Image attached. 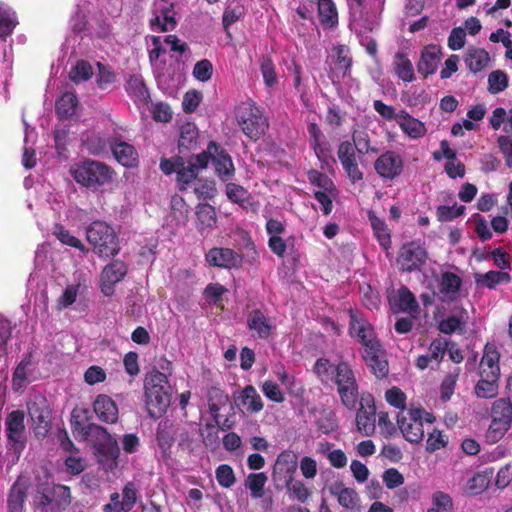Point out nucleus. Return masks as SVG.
<instances>
[{
  "mask_svg": "<svg viewBox=\"0 0 512 512\" xmlns=\"http://www.w3.org/2000/svg\"><path fill=\"white\" fill-rule=\"evenodd\" d=\"M313 372L321 383L327 384L335 375V366L327 358H318L313 366Z\"/></svg>",
  "mask_w": 512,
  "mask_h": 512,
  "instance_id": "4d7b16f0",
  "label": "nucleus"
},
{
  "mask_svg": "<svg viewBox=\"0 0 512 512\" xmlns=\"http://www.w3.org/2000/svg\"><path fill=\"white\" fill-rule=\"evenodd\" d=\"M144 387L147 412L152 418H158L170 404L168 378L160 371H153L146 377Z\"/></svg>",
  "mask_w": 512,
  "mask_h": 512,
  "instance_id": "f03ea898",
  "label": "nucleus"
},
{
  "mask_svg": "<svg viewBox=\"0 0 512 512\" xmlns=\"http://www.w3.org/2000/svg\"><path fill=\"white\" fill-rule=\"evenodd\" d=\"M110 148L115 159L124 167L132 168L138 165V152L132 144L114 138L110 142Z\"/></svg>",
  "mask_w": 512,
  "mask_h": 512,
  "instance_id": "5701e85b",
  "label": "nucleus"
},
{
  "mask_svg": "<svg viewBox=\"0 0 512 512\" xmlns=\"http://www.w3.org/2000/svg\"><path fill=\"white\" fill-rule=\"evenodd\" d=\"M362 359L370 372L377 379H385L389 374V362L386 350L381 342H374L366 345L362 351Z\"/></svg>",
  "mask_w": 512,
  "mask_h": 512,
  "instance_id": "f8f14e48",
  "label": "nucleus"
},
{
  "mask_svg": "<svg viewBox=\"0 0 512 512\" xmlns=\"http://www.w3.org/2000/svg\"><path fill=\"white\" fill-rule=\"evenodd\" d=\"M247 327L257 338L268 339L276 328L270 318L260 309H254L247 316Z\"/></svg>",
  "mask_w": 512,
  "mask_h": 512,
  "instance_id": "4be33fe9",
  "label": "nucleus"
},
{
  "mask_svg": "<svg viewBox=\"0 0 512 512\" xmlns=\"http://www.w3.org/2000/svg\"><path fill=\"white\" fill-rule=\"evenodd\" d=\"M78 106V98L73 92H65L55 105L56 114L61 119H67L73 116Z\"/></svg>",
  "mask_w": 512,
  "mask_h": 512,
  "instance_id": "79ce46f5",
  "label": "nucleus"
},
{
  "mask_svg": "<svg viewBox=\"0 0 512 512\" xmlns=\"http://www.w3.org/2000/svg\"><path fill=\"white\" fill-rule=\"evenodd\" d=\"M297 455L291 450L281 452L275 461L272 477L275 482L289 483L297 470Z\"/></svg>",
  "mask_w": 512,
  "mask_h": 512,
  "instance_id": "6ab92c4d",
  "label": "nucleus"
},
{
  "mask_svg": "<svg viewBox=\"0 0 512 512\" xmlns=\"http://www.w3.org/2000/svg\"><path fill=\"white\" fill-rule=\"evenodd\" d=\"M374 168L382 178L394 179L402 172L403 161L397 153L387 151L376 159Z\"/></svg>",
  "mask_w": 512,
  "mask_h": 512,
  "instance_id": "412c9836",
  "label": "nucleus"
},
{
  "mask_svg": "<svg viewBox=\"0 0 512 512\" xmlns=\"http://www.w3.org/2000/svg\"><path fill=\"white\" fill-rule=\"evenodd\" d=\"M464 62L471 72L477 73L488 67L490 55L483 48L469 47Z\"/></svg>",
  "mask_w": 512,
  "mask_h": 512,
  "instance_id": "473e14b6",
  "label": "nucleus"
},
{
  "mask_svg": "<svg viewBox=\"0 0 512 512\" xmlns=\"http://www.w3.org/2000/svg\"><path fill=\"white\" fill-rule=\"evenodd\" d=\"M242 132L251 140L257 141L269 127L264 112L252 102L242 103L236 113Z\"/></svg>",
  "mask_w": 512,
  "mask_h": 512,
  "instance_id": "423d86ee",
  "label": "nucleus"
},
{
  "mask_svg": "<svg viewBox=\"0 0 512 512\" xmlns=\"http://www.w3.org/2000/svg\"><path fill=\"white\" fill-rule=\"evenodd\" d=\"M26 497V489L18 483H14L7 498L8 511L22 512Z\"/></svg>",
  "mask_w": 512,
  "mask_h": 512,
  "instance_id": "8fccbe9b",
  "label": "nucleus"
},
{
  "mask_svg": "<svg viewBox=\"0 0 512 512\" xmlns=\"http://www.w3.org/2000/svg\"><path fill=\"white\" fill-rule=\"evenodd\" d=\"M194 193L198 199H212L216 195L215 182L207 179H198L194 184Z\"/></svg>",
  "mask_w": 512,
  "mask_h": 512,
  "instance_id": "774afa93",
  "label": "nucleus"
},
{
  "mask_svg": "<svg viewBox=\"0 0 512 512\" xmlns=\"http://www.w3.org/2000/svg\"><path fill=\"white\" fill-rule=\"evenodd\" d=\"M72 502L70 488L66 485L54 484L39 492L35 503L39 508H48L50 512H63Z\"/></svg>",
  "mask_w": 512,
  "mask_h": 512,
  "instance_id": "1a4fd4ad",
  "label": "nucleus"
},
{
  "mask_svg": "<svg viewBox=\"0 0 512 512\" xmlns=\"http://www.w3.org/2000/svg\"><path fill=\"white\" fill-rule=\"evenodd\" d=\"M427 512H453L452 498L442 491H436L432 495V507Z\"/></svg>",
  "mask_w": 512,
  "mask_h": 512,
  "instance_id": "052dcab7",
  "label": "nucleus"
},
{
  "mask_svg": "<svg viewBox=\"0 0 512 512\" xmlns=\"http://www.w3.org/2000/svg\"><path fill=\"white\" fill-rule=\"evenodd\" d=\"M137 502V489L133 482H128L122 489V500L118 511L130 512Z\"/></svg>",
  "mask_w": 512,
  "mask_h": 512,
  "instance_id": "0e129e2a",
  "label": "nucleus"
},
{
  "mask_svg": "<svg viewBox=\"0 0 512 512\" xmlns=\"http://www.w3.org/2000/svg\"><path fill=\"white\" fill-rule=\"evenodd\" d=\"M31 365V357L26 355L16 366L12 376V389L15 392L20 391L27 380V369Z\"/></svg>",
  "mask_w": 512,
  "mask_h": 512,
  "instance_id": "603ef678",
  "label": "nucleus"
},
{
  "mask_svg": "<svg viewBox=\"0 0 512 512\" xmlns=\"http://www.w3.org/2000/svg\"><path fill=\"white\" fill-rule=\"evenodd\" d=\"M226 195L230 201L237 203L241 206L249 204L251 198L250 193L248 192L247 189L235 183H228L226 185Z\"/></svg>",
  "mask_w": 512,
  "mask_h": 512,
  "instance_id": "bf43d9fd",
  "label": "nucleus"
},
{
  "mask_svg": "<svg viewBox=\"0 0 512 512\" xmlns=\"http://www.w3.org/2000/svg\"><path fill=\"white\" fill-rule=\"evenodd\" d=\"M461 278L451 272H446L442 275L440 291L445 300H455L457 293L461 287Z\"/></svg>",
  "mask_w": 512,
  "mask_h": 512,
  "instance_id": "c03bdc74",
  "label": "nucleus"
},
{
  "mask_svg": "<svg viewBox=\"0 0 512 512\" xmlns=\"http://www.w3.org/2000/svg\"><path fill=\"white\" fill-rule=\"evenodd\" d=\"M205 261L210 267L232 270L241 267L243 256L231 248L213 247L205 253Z\"/></svg>",
  "mask_w": 512,
  "mask_h": 512,
  "instance_id": "4468645a",
  "label": "nucleus"
},
{
  "mask_svg": "<svg viewBox=\"0 0 512 512\" xmlns=\"http://www.w3.org/2000/svg\"><path fill=\"white\" fill-rule=\"evenodd\" d=\"M394 74L404 82H411L414 79V67L408 56L400 51L393 57L392 62Z\"/></svg>",
  "mask_w": 512,
  "mask_h": 512,
  "instance_id": "c9c22d12",
  "label": "nucleus"
},
{
  "mask_svg": "<svg viewBox=\"0 0 512 512\" xmlns=\"http://www.w3.org/2000/svg\"><path fill=\"white\" fill-rule=\"evenodd\" d=\"M349 317V333L351 336H355L359 339L363 349H365L368 344L380 342L375 336L373 327L367 320L359 317L357 311L350 309Z\"/></svg>",
  "mask_w": 512,
  "mask_h": 512,
  "instance_id": "aec40b11",
  "label": "nucleus"
},
{
  "mask_svg": "<svg viewBox=\"0 0 512 512\" xmlns=\"http://www.w3.org/2000/svg\"><path fill=\"white\" fill-rule=\"evenodd\" d=\"M332 381L337 386L342 405L349 410H354L359 400V386L351 365L346 361H340L335 365Z\"/></svg>",
  "mask_w": 512,
  "mask_h": 512,
  "instance_id": "39448f33",
  "label": "nucleus"
},
{
  "mask_svg": "<svg viewBox=\"0 0 512 512\" xmlns=\"http://www.w3.org/2000/svg\"><path fill=\"white\" fill-rule=\"evenodd\" d=\"M387 300L391 311L395 314L401 312H416V298L412 291L402 285L398 289L387 290ZM415 317L414 315H412Z\"/></svg>",
  "mask_w": 512,
  "mask_h": 512,
  "instance_id": "dca6fc26",
  "label": "nucleus"
},
{
  "mask_svg": "<svg viewBox=\"0 0 512 512\" xmlns=\"http://www.w3.org/2000/svg\"><path fill=\"white\" fill-rule=\"evenodd\" d=\"M199 133L195 124L186 123L180 127L178 154L186 157L198 148Z\"/></svg>",
  "mask_w": 512,
  "mask_h": 512,
  "instance_id": "393cba45",
  "label": "nucleus"
},
{
  "mask_svg": "<svg viewBox=\"0 0 512 512\" xmlns=\"http://www.w3.org/2000/svg\"><path fill=\"white\" fill-rule=\"evenodd\" d=\"M178 431V427L172 421L165 419L159 422L156 432V439L159 448L164 452H168L174 441Z\"/></svg>",
  "mask_w": 512,
  "mask_h": 512,
  "instance_id": "7c9ffc66",
  "label": "nucleus"
},
{
  "mask_svg": "<svg viewBox=\"0 0 512 512\" xmlns=\"http://www.w3.org/2000/svg\"><path fill=\"white\" fill-rule=\"evenodd\" d=\"M468 320V313L465 309H459L442 319L438 328L444 334H452L455 332L464 333Z\"/></svg>",
  "mask_w": 512,
  "mask_h": 512,
  "instance_id": "c85d7f7f",
  "label": "nucleus"
},
{
  "mask_svg": "<svg viewBox=\"0 0 512 512\" xmlns=\"http://www.w3.org/2000/svg\"><path fill=\"white\" fill-rule=\"evenodd\" d=\"M71 426L74 431L80 432L85 439H90L93 442L100 462H110V468L117 465L120 449L116 439L106 428L94 423L82 425L78 420L73 419Z\"/></svg>",
  "mask_w": 512,
  "mask_h": 512,
  "instance_id": "f257e3e1",
  "label": "nucleus"
},
{
  "mask_svg": "<svg viewBox=\"0 0 512 512\" xmlns=\"http://www.w3.org/2000/svg\"><path fill=\"white\" fill-rule=\"evenodd\" d=\"M18 24L15 13L0 3V38L6 39Z\"/></svg>",
  "mask_w": 512,
  "mask_h": 512,
  "instance_id": "3c124183",
  "label": "nucleus"
},
{
  "mask_svg": "<svg viewBox=\"0 0 512 512\" xmlns=\"http://www.w3.org/2000/svg\"><path fill=\"white\" fill-rule=\"evenodd\" d=\"M24 419L25 413L22 410H13L5 419L7 447L18 456L25 449L27 442Z\"/></svg>",
  "mask_w": 512,
  "mask_h": 512,
  "instance_id": "9d476101",
  "label": "nucleus"
},
{
  "mask_svg": "<svg viewBox=\"0 0 512 512\" xmlns=\"http://www.w3.org/2000/svg\"><path fill=\"white\" fill-rule=\"evenodd\" d=\"M198 180V172L196 169L191 167L189 164H185L180 167L176 174V181L178 189L184 192L188 189V186Z\"/></svg>",
  "mask_w": 512,
  "mask_h": 512,
  "instance_id": "6e6d98bb",
  "label": "nucleus"
},
{
  "mask_svg": "<svg viewBox=\"0 0 512 512\" xmlns=\"http://www.w3.org/2000/svg\"><path fill=\"white\" fill-rule=\"evenodd\" d=\"M460 374L459 368H454L443 379L440 387L441 399L448 401L454 393V389Z\"/></svg>",
  "mask_w": 512,
  "mask_h": 512,
  "instance_id": "69168bd1",
  "label": "nucleus"
},
{
  "mask_svg": "<svg viewBox=\"0 0 512 512\" xmlns=\"http://www.w3.org/2000/svg\"><path fill=\"white\" fill-rule=\"evenodd\" d=\"M126 90L129 95L133 96L136 100L147 103L150 99L148 88L138 75H131L127 82Z\"/></svg>",
  "mask_w": 512,
  "mask_h": 512,
  "instance_id": "49530a36",
  "label": "nucleus"
},
{
  "mask_svg": "<svg viewBox=\"0 0 512 512\" xmlns=\"http://www.w3.org/2000/svg\"><path fill=\"white\" fill-rule=\"evenodd\" d=\"M217 149L218 144L214 141H210L206 150L198 154H195V152L189 154V156L186 157V164H189L199 172L200 169H205L209 162L212 161L213 152H217Z\"/></svg>",
  "mask_w": 512,
  "mask_h": 512,
  "instance_id": "a19ab883",
  "label": "nucleus"
},
{
  "mask_svg": "<svg viewBox=\"0 0 512 512\" xmlns=\"http://www.w3.org/2000/svg\"><path fill=\"white\" fill-rule=\"evenodd\" d=\"M53 235L63 244L78 249L83 254L88 253V249L80 239L75 237L63 225L56 224L53 229Z\"/></svg>",
  "mask_w": 512,
  "mask_h": 512,
  "instance_id": "de8ad7c7",
  "label": "nucleus"
},
{
  "mask_svg": "<svg viewBox=\"0 0 512 512\" xmlns=\"http://www.w3.org/2000/svg\"><path fill=\"white\" fill-rule=\"evenodd\" d=\"M368 219L380 245L387 249L391 245V236L386 223L383 219L379 218L374 211L368 212Z\"/></svg>",
  "mask_w": 512,
  "mask_h": 512,
  "instance_id": "37998d69",
  "label": "nucleus"
},
{
  "mask_svg": "<svg viewBox=\"0 0 512 512\" xmlns=\"http://www.w3.org/2000/svg\"><path fill=\"white\" fill-rule=\"evenodd\" d=\"M441 48L437 45L426 46L421 53V60L418 63V71L428 75L433 74L440 62Z\"/></svg>",
  "mask_w": 512,
  "mask_h": 512,
  "instance_id": "2f4dec72",
  "label": "nucleus"
},
{
  "mask_svg": "<svg viewBox=\"0 0 512 512\" xmlns=\"http://www.w3.org/2000/svg\"><path fill=\"white\" fill-rule=\"evenodd\" d=\"M196 218V227L200 233L216 227V211L215 208L208 203H200L196 206Z\"/></svg>",
  "mask_w": 512,
  "mask_h": 512,
  "instance_id": "72a5a7b5",
  "label": "nucleus"
},
{
  "mask_svg": "<svg viewBox=\"0 0 512 512\" xmlns=\"http://www.w3.org/2000/svg\"><path fill=\"white\" fill-rule=\"evenodd\" d=\"M93 410L98 419L105 423H116L118 420V407L114 400L105 394H99L93 402Z\"/></svg>",
  "mask_w": 512,
  "mask_h": 512,
  "instance_id": "a878e982",
  "label": "nucleus"
},
{
  "mask_svg": "<svg viewBox=\"0 0 512 512\" xmlns=\"http://www.w3.org/2000/svg\"><path fill=\"white\" fill-rule=\"evenodd\" d=\"M92 75V65L86 60H78L69 72V78L75 84L89 80Z\"/></svg>",
  "mask_w": 512,
  "mask_h": 512,
  "instance_id": "5fc2aeb1",
  "label": "nucleus"
},
{
  "mask_svg": "<svg viewBox=\"0 0 512 512\" xmlns=\"http://www.w3.org/2000/svg\"><path fill=\"white\" fill-rule=\"evenodd\" d=\"M488 484L489 480L486 475L476 473L463 481L461 489L465 495H478L488 487Z\"/></svg>",
  "mask_w": 512,
  "mask_h": 512,
  "instance_id": "09e8293b",
  "label": "nucleus"
},
{
  "mask_svg": "<svg viewBox=\"0 0 512 512\" xmlns=\"http://www.w3.org/2000/svg\"><path fill=\"white\" fill-rule=\"evenodd\" d=\"M175 11L173 4L164 3L154 11V17L150 20L153 31L166 32L176 27Z\"/></svg>",
  "mask_w": 512,
  "mask_h": 512,
  "instance_id": "b1692460",
  "label": "nucleus"
},
{
  "mask_svg": "<svg viewBox=\"0 0 512 512\" xmlns=\"http://www.w3.org/2000/svg\"><path fill=\"white\" fill-rule=\"evenodd\" d=\"M265 473H251L246 479V487L251 491V495L255 498L261 497L264 486L267 482Z\"/></svg>",
  "mask_w": 512,
  "mask_h": 512,
  "instance_id": "338daca9",
  "label": "nucleus"
},
{
  "mask_svg": "<svg viewBox=\"0 0 512 512\" xmlns=\"http://www.w3.org/2000/svg\"><path fill=\"white\" fill-rule=\"evenodd\" d=\"M127 265L120 260H115L107 264L100 276L101 292L105 296H112L115 292L114 286L119 283L127 274Z\"/></svg>",
  "mask_w": 512,
  "mask_h": 512,
  "instance_id": "f3484780",
  "label": "nucleus"
},
{
  "mask_svg": "<svg viewBox=\"0 0 512 512\" xmlns=\"http://www.w3.org/2000/svg\"><path fill=\"white\" fill-rule=\"evenodd\" d=\"M28 415L37 437H45L50 429L51 411L45 397L34 396L27 402Z\"/></svg>",
  "mask_w": 512,
  "mask_h": 512,
  "instance_id": "9b49d317",
  "label": "nucleus"
},
{
  "mask_svg": "<svg viewBox=\"0 0 512 512\" xmlns=\"http://www.w3.org/2000/svg\"><path fill=\"white\" fill-rule=\"evenodd\" d=\"M240 404L251 413H257L263 409V401L257 390L252 385L243 388L239 396Z\"/></svg>",
  "mask_w": 512,
  "mask_h": 512,
  "instance_id": "ea45409f",
  "label": "nucleus"
},
{
  "mask_svg": "<svg viewBox=\"0 0 512 512\" xmlns=\"http://www.w3.org/2000/svg\"><path fill=\"white\" fill-rule=\"evenodd\" d=\"M212 164L215 174L223 181H230L235 174V168L229 153L218 144L217 152H213Z\"/></svg>",
  "mask_w": 512,
  "mask_h": 512,
  "instance_id": "bb28decb",
  "label": "nucleus"
},
{
  "mask_svg": "<svg viewBox=\"0 0 512 512\" xmlns=\"http://www.w3.org/2000/svg\"><path fill=\"white\" fill-rule=\"evenodd\" d=\"M332 66L330 68V78L333 82L340 81L350 74L352 66V56L348 46L337 45L332 49Z\"/></svg>",
  "mask_w": 512,
  "mask_h": 512,
  "instance_id": "a211bd4d",
  "label": "nucleus"
},
{
  "mask_svg": "<svg viewBox=\"0 0 512 512\" xmlns=\"http://www.w3.org/2000/svg\"><path fill=\"white\" fill-rule=\"evenodd\" d=\"M316 427L324 434L334 432L338 428V421L335 413L332 411H322L316 419Z\"/></svg>",
  "mask_w": 512,
  "mask_h": 512,
  "instance_id": "680f3d73",
  "label": "nucleus"
},
{
  "mask_svg": "<svg viewBox=\"0 0 512 512\" xmlns=\"http://www.w3.org/2000/svg\"><path fill=\"white\" fill-rule=\"evenodd\" d=\"M510 281V275L502 271H489L487 273L475 274V282L477 285L493 289L496 285L507 283Z\"/></svg>",
  "mask_w": 512,
  "mask_h": 512,
  "instance_id": "a18cd8bd",
  "label": "nucleus"
},
{
  "mask_svg": "<svg viewBox=\"0 0 512 512\" xmlns=\"http://www.w3.org/2000/svg\"><path fill=\"white\" fill-rule=\"evenodd\" d=\"M396 263L401 271L411 272L416 269V244L414 242L404 244L400 248Z\"/></svg>",
  "mask_w": 512,
  "mask_h": 512,
  "instance_id": "58836bf2",
  "label": "nucleus"
},
{
  "mask_svg": "<svg viewBox=\"0 0 512 512\" xmlns=\"http://www.w3.org/2000/svg\"><path fill=\"white\" fill-rule=\"evenodd\" d=\"M259 63L265 85L273 87L277 83V73L272 58L264 55L260 58Z\"/></svg>",
  "mask_w": 512,
  "mask_h": 512,
  "instance_id": "13d9d810",
  "label": "nucleus"
},
{
  "mask_svg": "<svg viewBox=\"0 0 512 512\" xmlns=\"http://www.w3.org/2000/svg\"><path fill=\"white\" fill-rule=\"evenodd\" d=\"M71 174L78 184L93 190L111 183L116 176L112 167L104 162L91 159L75 164L71 168Z\"/></svg>",
  "mask_w": 512,
  "mask_h": 512,
  "instance_id": "7ed1b4c3",
  "label": "nucleus"
},
{
  "mask_svg": "<svg viewBox=\"0 0 512 512\" xmlns=\"http://www.w3.org/2000/svg\"><path fill=\"white\" fill-rule=\"evenodd\" d=\"M385 399L389 405L401 410L397 415V425L404 438L411 443L416 442V432L414 431L416 408H413L411 404V407L405 412L406 395L396 386H393L385 392Z\"/></svg>",
  "mask_w": 512,
  "mask_h": 512,
  "instance_id": "0eeeda50",
  "label": "nucleus"
},
{
  "mask_svg": "<svg viewBox=\"0 0 512 512\" xmlns=\"http://www.w3.org/2000/svg\"><path fill=\"white\" fill-rule=\"evenodd\" d=\"M355 420L357 430L362 435L371 436L375 432L376 407L370 394L362 396Z\"/></svg>",
  "mask_w": 512,
  "mask_h": 512,
  "instance_id": "2eb2a0df",
  "label": "nucleus"
},
{
  "mask_svg": "<svg viewBox=\"0 0 512 512\" xmlns=\"http://www.w3.org/2000/svg\"><path fill=\"white\" fill-rule=\"evenodd\" d=\"M307 176L310 184L320 188L319 191H336V186L328 175L311 169L308 171Z\"/></svg>",
  "mask_w": 512,
  "mask_h": 512,
  "instance_id": "e2e57ef3",
  "label": "nucleus"
},
{
  "mask_svg": "<svg viewBox=\"0 0 512 512\" xmlns=\"http://www.w3.org/2000/svg\"><path fill=\"white\" fill-rule=\"evenodd\" d=\"M499 377H489L487 373L480 374V379L474 387V393L478 398L490 399L498 394Z\"/></svg>",
  "mask_w": 512,
  "mask_h": 512,
  "instance_id": "e433bc0d",
  "label": "nucleus"
},
{
  "mask_svg": "<svg viewBox=\"0 0 512 512\" xmlns=\"http://www.w3.org/2000/svg\"><path fill=\"white\" fill-rule=\"evenodd\" d=\"M318 160L322 164V168H332L336 163L332 155L331 145L327 141H320L311 145Z\"/></svg>",
  "mask_w": 512,
  "mask_h": 512,
  "instance_id": "864d4df0",
  "label": "nucleus"
},
{
  "mask_svg": "<svg viewBox=\"0 0 512 512\" xmlns=\"http://www.w3.org/2000/svg\"><path fill=\"white\" fill-rule=\"evenodd\" d=\"M318 17L324 28L333 29L338 25V11L333 0L317 2Z\"/></svg>",
  "mask_w": 512,
  "mask_h": 512,
  "instance_id": "f704fd0d",
  "label": "nucleus"
},
{
  "mask_svg": "<svg viewBox=\"0 0 512 512\" xmlns=\"http://www.w3.org/2000/svg\"><path fill=\"white\" fill-rule=\"evenodd\" d=\"M500 355L494 345L487 344L480 361L479 374L487 373L489 377H500Z\"/></svg>",
  "mask_w": 512,
  "mask_h": 512,
  "instance_id": "c756f323",
  "label": "nucleus"
},
{
  "mask_svg": "<svg viewBox=\"0 0 512 512\" xmlns=\"http://www.w3.org/2000/svg\"><path fill=\"white\" fill-rule=\"evenodd\" d=\"M351 138V145L356 149L359 156L377 154L379 152L376 146L371 145V139L366 130H354Z\"/></svg>",
  "mask_w": 512,
  "mask_h": 512,
  "instance_id": "4c0bfd02",
  "label": "nucleus"
},
{
  "mask_svg": "<svg viewBox=\"0 0 512 512\" xmlns=\"http://www.w3.org/2000/svg\"><path fill=\"white\" fill-rule=\"evenodd\" d=\"M331 495L337 497L338 503L346 509H354L359 501L358 494L353 488L345 487L341 480L334 481L328 486Z\"/></svg>",
  "mask_w": 512,
  "mask_h": 512,
  "instance_id": "cd10ccee",
  "label": "nucleus"
},
{
  "mask_svg": "<svg viewBox=\"0 0 512 512\" xmlns=\"http://www.w3.org/2000/svg\"><path fill=\"white\" fill-rule=\"evenodd\" d=\"M85 232L88 243L100 258L114 257L119 253L118 236L114 228L105 221H93L86 227Z\"/></svg>",
  "mask_w": 512,
  "mask_h": 512,
  "instance_id": "20e7f679",
  "label": "nucleus"
},
{
  "mask_svg": "<svg viewBox=\"0 0 512 512\" xmlns=\"http://www.w3.org/2000/svg\"><path fill=\"white\" fill-rule=\"evenodd\" d=\"M337 157L351 183L355 184L363 180L364 173L359 167L361 156L353 148L351 141L344 140L339 143Z\"/></svg>",
  "mask_w": 512,
  "mask_h": 512,
  "instance_id": "ddd939ff",
  "label": "nucleus"
},
{
  "mask_svg": "<svg viewBox=\"0 0 512 512\" xmlns=\"http://www.w3.org/2000/svg\"><path fill=\"white\" fill-rule=\"evenodd\" d=\"M512 403L506 399H499L493 403L491 410V423L485 433L487 442L494 444L501 440L511 427Z\"/></svg>",
  "mask_w": 512,
  "mask_h": 512,
  "instance_id": "6e6552de",
  "label": "nucleus"
}]
</instances>
